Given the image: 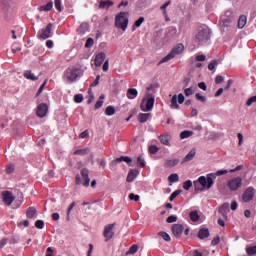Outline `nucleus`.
<instances>
[{"label": "nucleus", "mask_w": 256, "mask_h": 256, "mask_svg": "<svg viewBox=\"0 0 256 256\" xmlns=\"http://www.w3.org/2000/svg\"><path fill=\"white\" fill-rule=\"evenodd\" d=\"M227 173H229L228 170H219L216 172V174L210 173L206 177L200 176L198 180H195L193 182L194 187L195 189H197L198 185H201L203 189H211V187H213V184L215 183L214 179H216V177H219L221 175H227Z\"/></svg>", "instance_id": "f257e3e1"}, {"label": "nucleus", "mask_w": 256, "mask_h": 256, "mask_svg": "<svg viewBox=\"0 0 256 256\" xmlns=\"http://www.w3.org/2000/svg\"><path fill=\"white\" fill-rule=\"evenodd\" d=\"M185 51V45L183 43H179L176 46L172 48L170 53L166 55L164 58H162L159 62L158 65H163V63H167V61H171V59H175L177 55H181Z\"/></svg>", "instance_id": "f03ea898"}, {"label": "nucleus", "mask_w": 256, "mask_h": 256, "mask_svg": "<svg viewBox=\"0 0 256 256\" xmlns=\"http://www.w3.org/2000/svg\"><path fill=\"white\" fill-rule=\"evenodd\" d=\"M91 183V178H89V169L82 168L80 174L75 176V184L83 185V187H89Z\"/></svg>", "instance_id": "7ed1b4c3"}, {"label": "nucleus", "mask_w": 256, "mask_h": 256, "mask_svg": "<svg viewBox=\"0 0 256 256\" xmlns=\"http://www.w3.org/2000/svg\"><path fill=\"white\" fill-rule=\"evenodd\" d=\"M129 25V18H127L126 12H120L115 18V27L117 29H122V31H126Z\"/></svg>", "instance_id": "20e7f679"}, {"label": "nucleus", "mask_w": 256, "mask_h": 256, "mask_svg": "<svg viewBox=\"0 0 256 256\" xmlns=\"http://www.w3.org/2000/svg\"><path fill=\"white\" fill-rule=\"evenodd\" d=\"M211 39V29L209 28H201L198 30V33L195 37L196 43H207Z\"/></svg>", "instance_id": "39448f33"}, {"label": "nucleus", "mask_w": 256, "mask_h": 256, "mask_svg": "<svg viewBox=\"0 0 256 256\" xmlns=\"http://www.w3.org/2000/svg\"><path fill=\"white\" fill-rule=\"evenodd\" d=\"M15 3L13 0H0V9L4 13V15H9V13H13V7Z\"/></svg>", "instance_id": "423d86ee"}, {"label": "nucleus", "mask_w": 256, "mask_h": 256, "mask_svg": "<svg viewBox=\"0 0 256 256\" xmlns=\"http://www.w3.org/2000/svg\"><path fill=\"white\" fill-rule=\"evenodd\" d=\"M243 186V179L235 177L228 181L227 187L230 191H238Z\"/></svg>", "instance_id": "0eeeda50"}, {"label": "nucleus", "mask_w": 256, "mask_h": 256, "mask_svg": "<svg viewBox=\"0 0 256 256\" xmlns=\"http://www.w3.org/2000/svg\"><path fill=\"white\" fill-rule=\"evenodd\" d=\"M153 105H155V98L153 96L143 98L140 105L141 111H151V109H153Z\"/></svg>", "instance_id": "6e6552de"}, {"label": "nucleus", "mask_w": 256, "mask_h": 256, "mask_svg": "<svg viewBox=\"0 0 256 256\" xmlns=\"http://www.w3.org/2000/svg\"><path fill=\"white\" fill-rule=\"evenodd\" d=\"M1 195H2L3 203L6 204L7 207H11V205L13 204V201H15V196H13V192L3 191Z\"/></svg>", "instance_id": "1a4fd4ad"}, {"label": "nucleus", "mask_w": 256, "mask_h": 256, "mask_svg": "<svg viewBox=\"0 0 256 256\" xmlns=\"http://www.w3.org/2000/svg\"><path fill=\"white\" fill-rule=\"evenodd\" d=\"M254 197H255V188L253 187H248L242 195V199L244 203H249V201H253Z\"/></svg>", "instance_id": "9d476101"}, {"label": "nucleus", "mask_w": 256, "mask_h": 256, "mask_svg": "<svg viewBox=\"0 0 256 256\" xmlns=\"http://www.w3.org/2000/svg\"><path fill=\"white\" fill-rule=\"evenodd\" d=\"M53 29V24L49 23L46 28L42 29L41 32L38 33V38L40 39H49L51 37V31Z\"/></svg>", "instance_id": "9b49d317"}, {"label": "nucleus", "mask_w": 256, "mask_h": 256, "mask_svg": "<svg viewBox=\"0 0 256 256\" xmlns=\"http://www.w3.org/2000/svg\"><path fill=\"white\" fill-rule=\"evenodd\" d=\"M113 229H115V224H108L107 226H105L103 235L106 241L113 239V235H115Z\"/></svg>", "instance_id": "f8f14e48"}, {"label": "nucleus", "mask_w": 256, "mask_h": 256, "mask_svg": "<svg viewBox=\"0 0 256 256\" xmlns=\"http://www.w3.org/2000/svg\"><path fill=\"white\" fill-rule=\"evenodd\" d=\"M66 77L68 81H76L79 77V69L77 68H69L66 71Z\"/></svg>", "instance_id": "ddd939ff"}, {"label": "nucleus", "mask_w": 256, "mask_h": 256, "mask_svg": "<svg viewBox=\"0 0 256 256\" xmlns=\"http://www.w3.org/2000/svg\"><path fill=\"white\" fill-rule=\"evenodd\" d=\"M48 111H49V106H47V104L45 103H42L37 107L36 115L37 117H40L41 119H43V117L47 115Z\"/></svg>", "instance_id": "4468645a"}, {"label": "nucleus", "mask_w": 256, "mask_h": 256, "mask_svg": "<svg viewBox=\"0 0 256 256\" xmlns=\"http://www.w3.org/2000/svg\"><path fill=\"white\" fill-rule=\"evenodd\" d=\"M184 229L185 228L183 227V225H181V224H174L172 226V233H173L174 236H176L179 239V237H181V235H183Z\"/></svg>", "instance_id": "2eb2a0df"}, {"label": "nucleus", "mask_w": 256, "mask_h": 256, "mask_svg": "<svg viewBox=\"0 0 256 256\" xmlns=\"http://www.w3.org/2000/svg\"><path fill=\"white\" fill-rule=\"evenodd\" d=\"M106 57H107V55L105 54V52L98 53L94 60L95 67H101V65H103V61H105Z\"/></svg>", "instance_id": "dca6fc26"}, {"label": "nucleus", "mask_w": 256, "mask_h": 256, "mask_svg": "<svg viewBox=\"0 0 256 256\" xmlns=\"http://www.w3.org/2000/svg\"><path fill=\"white\" fill-rule=\"evenodd\" d=\"M24 77L25 79H28L29 81H37V79H39V77H41V73H39L37 76L32 73L31 70H26L24 72Z\"/></svg>", "instance_id": "f3484780"}, {"label": "nucleus", "mask_w": 256, "mask_h": 256, "mask_svg": "<svg viewBox=\"0 0 256 256\" xmlns=\"http://www.w3.org/2000/svg\"><path fill=\"white\" fill-rule=\"evenodd\" d=\"M218 213L224 217V219H227V213H229V203H224L220 206Z\"/></svg>", "instance_id": "a211bd4d"}, {"label": "nucleus", "mask_w": 256, "mask_h": 256, "mask_svg": "<svg viewBox=\"0 0 256 256\" xmlns=\"http://www.w3.org/2000/svg\"><path fill=\"white\" fill-rule=\"evenodd\" d=\"M137 175H139L138 170H130L127 175L126 181L128 183H133V181H135V179L137 178Z\"/></svg>", "instance_id": "6ab92c4d"}, {"label": "nucleus", "mask_w": 256, "mask_h": 256, "mask_svg": "<svg viewBox=\"0 0 256 256\" xmlns=\"http://www.w3.org/2000/svg\"><path fill=\"white\" fill-rule=\"evenodd\" d=\"M159 139L163 145H167L168 147L171 145V136L169 134L160 135Z\"/></svg>", "instance_id": "aec40b11"}, {"label": "nucleus", "mask_w": 256, "mask_h": 256, "mask_svg": "<svg viewBox=\"0 0 256 256\" xmlns=\"http://www.w3.org/2000/svg\"><path fill=\"white\" fill-rule=\"evenodd\" d=\"M197 236H198L199 239H207V237H209V229L208 228H201L198 231Z\"/></svg>", "instance_id": "412c9836"}, {"label": "nucleus", "mask_w": 256, "mask_h": 256, "mask_svg": "<svg viewBox=\"0 0 256 256\" xmlns=\"http://www.w3.org/2000/svg\"><path fill=\"white\" fill-rule=\"evenodd\" d=\"M53 9V2L49 0L46 5H42L38 8V11H44V13H47Z\"/></svg>", "instance_id": "4be33fe9"}, {"label": "nucleus", "mask_w": 256, "mask_h": 256, "mask_svg": "<svg viewBox=\"0 0 256 256\" xmlns=\"http://www.w3.org/2000/svg\"><path fill=\"white\" fill-rule=\"evenodd\" d=\"M189 217L193 223H197V221H199V219H201V216H199V212L197 210L191 211L189 213Z\"/></svg>", "instance_id": "5701e85b"}, {"label": "nucleus", "mask_w": 256, "mask_h": 256, "mask_svg": "<svg viewBox=\"0 0 256 256\" xmlns=\"http://www.w3.org/2000/svg\"><path fill=\"white\" fill-rule=\"evenodd\" d=\"M109 7H113V1L110 0H101L99 3L100 9H109Z\"/></svg>", "instance_id": "b1692460"}, {"label": "nucleus", "mask_w": 256, "mask_h": 256, "mask_svg": "<svg viewBox=\"0 0 256 256\" xmlns=\"http://www.w3.org/2000/svg\"><path fill=\"white\" fill-rule=\"evenodd\" d=\"M137 95H139V92L135 88H129L126 94L128 99H135Z\"/></svg>", "instance_id": "393cba45"}, {"label": "nucleus", "mask_w": 256, "mask_h": 256, "mask_svg": "<svg viewBox=\"0 0 256 256\" xmlns=\"http://www.w3.org/2000/svg\"><path fill=\"white\" fill-rule=\"evenodd\" d=\"M151 117V113H140L138 116V120L140 123H147Z\"/></svg>", "instance_id": "a878e982"}, {"label": "nucleus", "mask_w": 256, "mask_h": 256, "mask_svg": "<svg viewBox=\"0 0 256 256\" xmlns=\"http://www.w3.org/2000/svg\"><path fill=\"white\" fill-rule=\"evenodd\" d=\"M247 25V16L241 15L238 19V29H243Z\"/></svg>", "instance_id": "bb28decb"}, {"label": "nucleus", "mask_w": 256, "mask_h": 256, "mask_svg": "<svg viewBox=\"0 0 256 256\" xmlns=\"http://www.w3.org/2000/svg\"><path fill=\"white\" fill-rule=\"evenodd\" d=\"M35 215H37V209H35L34 207H29L26 211V217L28 219H33Z\"/></svg>", "instance_id": "cd10ccee"}, {"label": "nucleus", "mask_w": 256, "mask_h": 256, "mask_svg": "<svg viewBox=\"0 0 256 256\" xmlns=\"http://www.w3.org/2000/svg\"><path fill=\"white\" fill-rule=\"evenodd\" d=\"M195 155H197V150L193 148L190 152L185 156L184 161H191Z\"/></svg>", "instance_id": "c85d7f7f"}, {"label": "nucleus", "mask_w": 256, "mask_h": 256, "mask_svg": "<svg viewBox=\"0 0 256 256\" xmlns=\"http://www.w3.org/2000/svg\"><path fill=\"white\" fill-rule=\"evenodd\" d=\"M89 153H91V150H89V148L78 149L74 151V155H89Z\"/></svg>", "instance_id": "c756f323"}, {"label": "nucleus", "mask_w": 256, "mask_h": 256, "mask_svg": "<svg viewBox=\"0 0 256 256\" xmlns=\"http://www.w3.org/2000/svg\"><path fill=\"white\" fill-rule=\"evenodd\" d=\"M193 135V131L185 130L180 133V139H189Z\"/></svg>", "instance_id": "7c9ffc66"}, {"label": "nucleus", "mask_w": 256, "mask_h": 256, "mask_svg": "<svg viewBox=\"0 0 256 256\" xmlns=\"http://www.w3.org/2000/svg\"><path fill=\"white\" fill-rule=\"evenodd\" d=\"M171 109H179V105L177 103V95H174L172 98H171Z\"/></svg>", "instance_id": "2f4dec72"}, {"label": "nucleus", "mask_w": 256, "mask_h": 256, "mask_svg": "<svg viewBox=\"0 0 256 256\" xmlns=\"http://www.w3.org/2000/svg\"><path fill=\"white\" fill-rule=\"evenodd\" d=\"M168 181L170 183H177V181H179V175L177 173H174V174H171L169 177H168Z\"/></svg>", "instance_id": "473e14b6"}, {"label": "nucleus", "mask_w": 256, "mask_h": 256, "mask_svg": "<svg viewBox=\"0 0 256 256\" xmlns=\"http://www.w3.org/2000/svg\"><path fill=\"white\" fill-rule=\"evenodd\" d=\"M103 99H105V95L102 94L95 104V109H101L103 107Z\"/></svg>", "instance_id": "72a5a7b5"}, {"label": "nucleus", "mask_w": 256, "mask_h": 256, "mask_svg": "<svg viewBox=\"0 0 256 256\" xmlns=\"http://www.w3.org/2000/svg\"><path fill=\"white\" fill-rule=\"evenodd\" d=\"M115 113V107L113 106H108L105 110V115L108 117H111Z\"/></svg>", "instance_id": "f704fd0d"}, {"label": "nucleus", "mask_w": 256, "mask_h": 256, "mask_svg": "<svg viewBox=\"0 0 256 256\" xmlns=\"http://www.w3.org/2000/svg\"><path fill=\"white\" fill-rule=\"evenodd\" d=\"M54 7L56 11L61 13L63 11V7L61 6V0H54Z\"/></svg>", "instance_id": "c9c22d12"}, {"label": "nucleus", "mask_w": 256, "mask_h": 256, "mask_svg": "<svg viewBox=\"0 0 256 256\" xmlns=\"http://www.w3.org/2000/svg\"><path fill=\"white\" fill-rule=\"evenodd\" d=\"M191 187H193V182L191 180H186L184 183H183V189L185 191H189V189H191Z\"/></svg>", "instance_id": "e433bc0d"}, {"label": "nucleus", "mask_w": 256, "mask_h": 256, "mask_svg": "<svg viewBox=\"0 0 256 256\" xmlns=\"http://www.w3.org/2000/svg\"><path fill=\"white\" fill-rule=\"evenodd\" d=\"M143 23H145L144 17H140L138 20H136L133 26V31H135V27H140L141 25H143Z\"/></svg>", "instance_id": "4c0bfd02"}, {"label": "nucleus", "mask_w": 256, "mask_h": 256, "mask_svg": "<svg viewBox=\"0 0 256 256\" xmlns=\"http://www.w3.org/2000/svg\"><path fill=\"white\" fill-rule=\"evenodd\" d=\"M181 195V190H175L169 197V201H175L177 197Z\"/></svg>", "instance_id": "58836bf2"}, {"label": "nucleus", "mask_w": 256, "mask_h": 256, "mask_svg": "<svg viewBox=\"0 0 256 256\" xmlns=\"http://www.w3.org/2000/svg\"><path fill=\"white\" fill-rule=\"evenodd\" d=\"M158 235L164 239V241H171V236L167 234V232H159Z\"/></svg>", "instance_id": "ea45409f"}, {"label": "nucleus", "mask_w": 256, "mask_h": 256, "mask_svg": "<svg viewBox=\"0 0 256 256\" xmlns=\"http://www.w3.org/2000/svg\"><path fill=\"white\" fill-rule=\"evenodd\" d=\"M247 255H256V246L246 248Z\"/></svg>", "instance_id": "a19ab883"}, {"label": "nucleus", "mask_w": 256, "mask_h": 256, "mask_svg": "<svg viewBox=\"0 0 256 256\" xmlns=\"http://www.w3.org/2000/svg\"><path fill=\"white\" fill-rule=\"evenodd\" d=\"M94 43H95V41L93 40V38H88L85 43L86 49H91V47H93Z\"/></svg>", "instance_id": "79ce46f5"}, {"label": "nucleus", "mask_w": 256, "mask_h": 256, "mask_svg": "<svg viewBox=\"0 0 256 256\" xmlns=\"http://www.w3.org/2000/svg\"><path fill=\"white\" fill-rule=\"evenodd\" d=\"M36 229H43L45 227V222L43 220H37L35 222Z\"/></svg>", "instance_id": "37998d69"}, {"label": "nucleus", "mask_w": 256, "mask_h": 256, "mask_svg": "<svg viewBox=\"0 0 256 256\" xmlns=\"http://www.w3.org/2000/svg\"><path fill=\"white\" fill-rule=\"evenodd\" d=\"M171 5V1H168V2H166L164 5H162L161 7H160V9L162 10V11H164L163 12V14L167 17V8L169 7Z\"/></svg>", "instance_id": "c03bdc74"}, {"label": "nucleus", "mask_w": 256, "mask_h": 256, "mask_svg": "<svg viewBox=\"0 0 256 256\" xmlns=\"http://www.w3.org/2000/svg\"><path fill=\"white\" fill-rule=\"evenodd\" d=\"M219 65V63L217 62V60H212L209 65H208V69L209 71H213V69H215V67Z\"/></svg>", "instance_id": "a18cd8bd"}, {"label": "nucleus", "mask_w": 256, "mask_h": 256, "mask_svg": "<svg viewBox=\"0 0 256 256\" xmlns=\"http://www.w3.org/2000/svg\"><path fill=\"white\" fill-rule=\"evenodd\" d=\"M138 247H137V245H132L130 248H129V250H128V253L130 254V255H135V253H137V251H138Z\"/></svg>", "instance_id": "49530a36"}, {"label": "nucleus", "mask_w": 256, "mask_h": 256, "mask_svg": "<svg viewBox=\"0 0 256 256\" xmlns=\"http://www.w3.org/2000/svg\"><path fill=\"white\" fill-rule=\"evenodd\" d=\"M75 103H83V94H76L74 96Z\"/></svg>", "instance_id": "de8ad7c7"}, {"label": "nucleus", "mask_w": 256, "mask_h": 256, "mask_svg": "<svg viewBox=\"0 0 256 256\" xmlns=\"http://www.w3.org/2000/svg\"><path fill=\"white\" fill-rule=\"evenodd\" d=\"M253 103H256V95L250 97V98L247 100L246 105H247V107H251V105H253Z\"/></svg>", "instance_id": "09e8293b"}, {"label": "nucleus", "mask_w": 256, "mask_h": 256, "mask_svg": "<svg viewBox=\"0 0 256 256\" xmlns=\"http://www.w3.org/2000/svg\"><path fill=\"white\" fill-rule=\"evenodd\" d=\"M15 171V165L13 164H8V166L6 167V173L11 174Z\"/></svg>", "instance_id": "8fccbe9b"}, {"label": "nucleus", "mask_w": 256, "mask_h": 256, "mask_svg": "<svg viewBox=\"0 0 256 256\" xmlns=\"http://www.w3.org/2000/svg\"><path fill=\"white\" fill-rule=\"evenodd\" d=\"M19 229H23V227H29V220H24L18 223Z\"/></svg>", "instance_id": "3c124183"}, {"label": "nucleus", "mask_w": 256, "mask_h": 256, "mask_svg": "<svg viewBox=\"0 0 256 256\" xmlns=\"http://www.w3.org/2000/svg\"><path fill=\"white\" fill-rule=\"evenodd\" d=\"M115 161H133V159H131L129 156H120L116 158Z\"/></svg>", "instance_id": "603ef678"}, {"label": "nucleus", "mask_w": 256, "mask_h": 256, "mask_svg": "<svg viewBox=\"0 0 256 256\" xmlns=\"http://www.w3.org/2000/svg\"><path fill=\"white\" fill-rule=\"evenodd\" d=\"M157 151H159V147H157L156 145H152L149 147V152L152 153L153 155H155Z\"/></svg>", "instance_id": "864d4df0"}, {"label": "nucleus", "mask_w": 256, "mask_h": 256, "mask_svg": "<svg viewBox=\"0 0 256 256\" xmlns=\"http://www.w3.org/2000/svg\"><path fill=\"white\" fill-rule=\"evenodd\" d=\"M130 201H139L140 197L137 194L131 193L129 194Z\"/></svg>", "instance_id": "5fc2aeb1"}, {"label": "nucleus", "mask_w": 256, "mask_h": 256, "mask_svg": "<svg viewBox=\"0 0 256 256\" xmlns=\"http://www.w3.org/2000/svg\"><path fill=\"white\" fill-rule=\"evenodd\" d=\"M197 101H201L202 103H205V101H207V98H205L204 96H202L201 94L197 93L195 95Z\"/></svg>", "instance_id": "6e6d98bb"}, {"label": "nucleus", "mask_w": 256, "mask_h": 256, "mask_svg": "<svg viewBox=\"0 0 256 256\" xmlns=\"http://www.w3.org/2000/svg\"><path fill=\"white\" fill-rule=\"evenodd\" d=\"M223 81H224L223 76H221V75L216 76V78H215L216 85H220V83H223Z\"/></svg>", "instance_id": "4d7b16f0"}, {"label": "nucleus", "mask_w": 256, "mask_h": 256, "mask_svg": "<svg viewBox=\"0 0 256 256\" xmlns=\"http://www.w3.org/2000/svg\"><path fill=\"white\" fill-rule=\"evenodd\" d=\"M45 85H47V80H45L42 85L39 87L38 92H37V96H39L40 93H43V89H45Z\"/></svg>", "instance_id": "13d9d810"}, {"label": "nucleus", "mask_w": 256, "mask_h": 256, "mask_svg": "<svg viewBox=\"0 0 256 256\" xmlns=\"http://www.w3.org/2000/svg\"><path fill=\"white\" fill-rule=\"evenodd\" d=\"M167 223H175V222H177V216H173V215H171V216H169L168 218H167Z\"/></svg>", "instance_id": "bf43d9fd"}, {"label": "nucleus", "mask_w": 256, "mask_h": 256, "mask_svg": "<svg viewBox=\"0 0 256 256\" xmlns=\"http://www.w3.org/2000/svg\"><path fill=\"white\" fill-rule=\"evenodd\" d=\"M79 137L80 139H87V137H89V131L85 130L84 132L80 133Z\"/></svg>", "instance_id": "052dcab7"}, {"label": "nucleus", "mask_w": 256, "mask_h": 256, "mask_svg": "<svg viewBox=\"0 0 256 256\" xmlns=\"http://www.w3.org/2000/svg\"><path fill=\"white\" fill-rule=\"evenodd\" d=\"M186 97H190V95H193V88H186L184 91Z\"/></svg>", "instance_id": "680f3d73"}, {"label": "nucleus", "mask_w": 256, "mask_h": 256, "mask_svg": "<svg viewBox=\"0 0 256 256\" xmlns=\"http://www.w3.org/2000/svg\"><path fill=\"white\" fill-rule=\"evenodd\" d=\"M221 241V239L219 238V236L213 238L211 245L215 246V245H219V242Z\"/></svg>", "instance_id": "e2e57ef3"}, {"label": "nucleus", "mask_w": 256, "mask_h": 256, "mask_svg": "<svg viewBox=\"0 0 256 256\" xmlns=\"http://www.w3.org/2000/svg\"><path fill=\"white\" fill-rule=\"evenodd\" d=\"M99 79H101V76L98 75L96 77V79L94 80V82L91 84V87H97V85H99Z\"/></svg>", "instance_id": "0e129e2a"}, {"label": "nucleus", "mask_w": 256, "mask_h": 256, "mask_svg": "<svg viewBox=\"0 0 256 256\" xmlns=\"http://www.w3.org/2000/svg\"><path fill=\"white\" fill-rule=\"evenodd\" d=\"M205 59H207V57L203 54L196 56V61H205Z\"/></svg>", "instance_id": "69168bd1"}, {"label": "nucleus", "mask_w": 256, "mask_h": 256, "mask_svg": "<svg viewBox=\"0 0 256 256\" xmlns=\"http://www.w3.org/2000/svg\"><path fill=\"white\" fill-rule=\"evenodd\" d=\"M175 165H177V162H175V161L166 162V167H175Z\"/></svg>", "instance_id": "338daca9"}, {"label": "nucleus", "mask_w": 256, "mask_h": 256, "mask_svg": "<svg viewBox=\"0 0 256 256\" xmlns=\"http://www.w3.org/2000/svg\"><path fill=\"white\" fill-rule=\"evenodd\" d=\"M46 256H54L53 255V249H51V247H48L46 250Z\"/></svg>", "instance_id": "774afa93"}]
</instances>
